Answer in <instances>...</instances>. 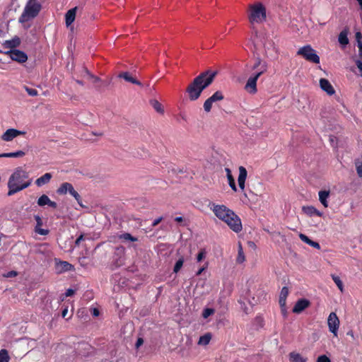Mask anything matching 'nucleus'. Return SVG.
<instances>
[{
	"instance_id": "nucleus-1",
	"label": "nucleus",
	"mask_w": 362,
	"mask_h": 362,
	"mask_svg": "<svg viewBox=\"0 0 362 362\" xmlns=\"http://www.w3.org/2000/svg\"><path fill=\"white\" fill-rule=\"evenodd\" d=\"M217 74V71L208 69L196 76L186 88L189 99L191 101L197 100L202 91L214 82Z\"/></svg>"
},
{
	"instance_id": "nucleus-2",
	"label": "nucleus",
	"mask_w": 362,
	"mask_h": 362,
	"mask_svg": "<svg viewBox=\"0 0 362 362\" xmlns=\"http://www.w3.org/2000/svg\"><path fill=\"white\" fill-rule=\"evenodd\" d=\"M32 184V179H29V173L23 170L22 167L16 168L10 175L8 181V196L28 188Z\"/></svg>"
},
{
	"instance_id": "nucleus-3",
	"label": "nucleus",
	"mask_w": 362,
	"mask_h": 362,
	"mask_svg": "<svg viewBox=\"0 0 362 362\" xmlns=\"http://www.w3.org/2000/svg\"><path fill=\"white\" fill-rule=\"evenodd\" d=\"M211 209L220 220L224 221L235 233L241 231L242 223L240 218L233 211L224 205L213 204Z\"/></svg>"
},
{
	"instance_id": "nucleus-4",
	"label": "nucleus",
	"mask_w": 362,
	"mask_h": 362,
	"mask_svg": "<svg viewBox=\"0 0 362 362\" xmlns=\"http://www.w3.org/2000/svg\"><path fill=\"white\" fill-rule=\"evenodd\" d=\"M41 8L42 6L37 0H28L19 17V23H25L35 18L39 14Z\"/></svg>"
},
{
	"instance_id": "nucleus-5",
	"label": "nucleus",
	"mask_w": 362,
	"mask_h": 362,
	"mask_svg": "<svg viewBox=\"0 0 362 362\" xmlns=\"http://www.w3.org/2000/svg\"><path fill=\"white\" fill-rule=\"evenodd\" d=\"M248 8V19L250 23H260L266 20V8L262 3L257 2L250 4Z\"/></svg>"
},
{
	"instance_id": "nucleus-6",
	"label": "nucleus",
	"mask_w": 362,
	"mask_h": 362,
	"mask_svg": "<svg viewBox=\"0 0 362 362\" xmlns=\"http://www.w3.org/2000/svg\"><path fill=\"white\" fill-rule=\"evenodd\" d=\"M297 54L302 56L308 62L315 64L320 63V57L317 54L316 51L310 45H307L300 47L298 50Z\"/></svg>"
},
{
	"instance_id": "nucleus-7",
	"label": "nucleus",
	"mask_w": 362,
	"mask_h": 362,
	"mask_svg": "<svg viewBox=\"0 0 362 362\" xmlns=\"http://www.w3.org/2000/svg\"><path fill=\"white\" fill-rule=\"evenodd\" d=\"M5 54L9 56V57L13 60L16 61L18 63H23L28 60V55L23 51L14 49L6 51L4 52Z\"/></svg>"
},
{
	"instance_id": "nucleus-8",
	"label": "nucleus",
	"mask_w": 362,
	"mask_h": 362,
	"mask_svg": "<svg viewBox=\"0 0 362 362\" xmlns=\"http://www.w3.org/2000/svg\"><path fill=\"white\" fill-rule=\"evenodd\" d=\"M224 96L221 91H216L204 103V110L206 112H209L212 108L213 103L223 100Z\"/></svg>"
},
{
	"instance_id": "nucleus-9",
	"label": "nucleus",
	"mask_w": 362,
	"mask_h": 362,
	"mask_svg": "<svg viewBox=\"0 0 362 362\" xmlns=\"http://www.w3.org/2000/svg\"><path fill=\"white\" fill-rule=\"evenodd\" d=\"M329 330L337 336L339 326V320L335 313H331L327 320Z\"/></svg>"
},
{
	"instance_id": "nucleus-10",
	"label": "nucleus",
	"mask_w": 362,
	"mask_h": 362,
	"mask_svg": "<svg viewBox=\"0 0 362 362\" xmlns=\"http://www.w3.org/2000/svg\"><path fill=\"white\" fill-rule=\"evenodd\" d=\"M78 354L83 356H88L93 352L94 348L88 343L82 342L78 345Z\"/></svg>"
},
{
	"instance_id": "nucleus-11",
	"label": "nucleus",
	"mask_w": 362,
	"mask_h": 362,
	"mask_svg": "<svg viewBox=\"0 0 362 362\" xmlns=\"http://www.w3.org/2000/svg\"><path fill=\"white\" fill-rule=\"evenodd\" d=\"M310 305V302L305 298L299 299L295 304L293 312L294 313H300L305 309L308 308Z\"/></svg>"
},
{
	"instance_id": "nucleus-12",
	"label": "nucleus",
	"mask_w": 362,
	"mask_h": 362,
	"mask_svg": "<svg viewBox=\"0 0 362 362\" xmlns=\"http://www.w3.org/2000/svg\"><path fill=\"white\" fill-rule=\"evenodd\" d=\"M23 134H24V132L19 130L15 129H8L2 134L1 138L3 141H10L17 136Z\"/></svg>"
},
{
	"instance_id": "nucleus-13",
	"label": "nucleus",
	"mask_w": 362,
	"mask_h": 362,
	"mask_svg": "<svg viewBox=\"0 0 362 362\" xmlns=\"http://www.w3.org/2000/svg\"><path fill=\"white\" fill-rule=\"evenodd\" d=\"M320 86L322 90L326 92L329 95L334 94L335 90L330 83V82L326 78H321L320 80Z\"/></svg>"
},
{
	"instance_id": "nucleus-14",
	"label": "nucleus",
	"mask_w": 362,
	"mask_h": 362,
	"mask_svg": "<svg viewBox=\"0 0 362 362\" xmlns=\"http://www.w3.org/2000/svg\"><path fill=\"white\" fill-rule=\"evenodd\" d=\"M118 77L120 78L124 79L126 81L129 82L131 83L139 86L143 87L142 83L138 81L136 78L133 77L131 74L128 71L121 72L119 74Z\"/></svg>"
},
{
	"instance_id": "nucleus-15",
	"label": "nucleus",
	"mask_w": 362,
	"mask_h": 362,
	"mask_svg": "<svg viewBox=\"0 0 362 362\" xmlns=\"http://www.w3.org/2000/svg\"><path fill=\"white\" fill-rule=\"evenodd\" d=\"M288 295V288L286 286H284L281 288L279 303L281 308V311L285 314L286 313V298Z\"/></svg>"
},
{
	"instance_id": "nucleus-16",
	"label": "nucleus",
	"mask_w": 362,
	"mask_h": 362,
	"mask_svg": "<svg viewBox=\"0 0 362 362\" xmlns=\"http://www.w3.org/2000/svg\"><path fill=\"white\" fill-rule=\"evenodd\" d=\"M245 89L251 94H255L257 92V80H255V77H249L245 86Z\"/></svg>"
},
{
	"instance_id": "nucleus-17",
	"label": "nucleus",
	"mask_w": 362,
	"mask_h": 362,
	"mask_svg": "<svg viewBox=\"0 0 362 362\" xmlns=\"http://www.w3.org/2000/svg\"><path fill=\"white\" fill-rule=\"evenodd\" d=\"M57 269L58 272L62 273L69 271H74V267L68 262L59 261V262L57 263Z\"/></svg>"
},
{
	"instance_id": "nucleus-18",
	"label": "nucleus",
	"mask_w": 362,
	"mask_h": 362,
	"mask_svg": "<svg viewBox=\"0 0 362 362\" xmlns=\"http://www.w3.org/2000/svg\"><path fill=\"white\" fill-rule=\"evenodd\" d=\"M77 7L69 9L65 14V23L66 27L70 26L76 18Z\"/></svg>"
},
{
	"instance_id": "nucleus-19",
	"label": "nucleus",
	"mask_w": 362,
	"mask_h": 362,
	"mask_svg": "<svg viewBox=\"0 0 362 362\" xmlns=\"http://www.w3.org/2000/svg\"><path fill=\"white\" fill-rule=\"evenodd\" d=\"M20 44H21L20 38L17 36H15L11 40H6L4 42L3 46L5 48H8L10 49H14L16 47H18L20 45Z\"/></svg>"
},
{
	"instance_id": "nucleus-20",
	"label": "nucleus",
	"mask_w": 362,
	"mask_h": 362,
	"mask_svg": "<svg viewBox=\"0 0 362 362\" xmlns=\"http://www.w3.org/2000/svg\"><path fill=\"white\" fill-rule=\"evenodd\" d=\"M290 362H307L308 358L302 356L299 353L292 351L288 354Z\"/></svg>"
},
{
	"instance_id": "nucleus-21",
	"label": "nucleus",
	"mask_w": 362,
	"mask_h": 362,
	"mask_svg": "<svg viewBox=\"0 0 362 362\" xmlns=\"http://www.w3.org/2000/svg\"><path fill=\"white\" fill-rule=\"evenodd\" d=\"M267 69V64L266 62L262 60L260 57L258 55L255 58V62L254 64L251 66L250 69L252 71L259 70V69Z\"/></svg>"
},
{
	"instance_id": "nucleus-22",
	"label": "nucleus",
	"mask_w": 362,
	"mask_h": 362,
	"mask_svg": "<svg viewBox=\"0 0 362 362\" xmlns=\"http://www.w3.org/2000/svg\"><path fill=\"white\" fill-rule=\"evenodd\" d=\"M52 177V175L49 173H47L35 180V185L37 187H42L44 185L49 183Z\"/></svg>"
},
{
	"instance_id": "nucleus-23",
	"label": "nucleus",
	"mask_w": 362,
	"mask_h": 362,
	"mask_svg": "<svg viewBox=\"0 0 362 362\" xmlns=\"http://www.w3.org/2000/svg\"><path fill=\"white\" fill-rule=\"evenodd\" d=\"M303 211L309 216H322V213L318 211L313 206H307L303 207Z\"/></svg>"
},
{
	"instance_id": "nucleus-24",
	"label": "nucleus",
	"mask_w": 362,
	"mask_h": 362,
	"mask_svg": "<svg viewBox=\"0 0 362 362\" xmlns=\"http://www.w3.org/2000/svg\"><path fill=\"white\" fill-rule=\"evenodd\" d=\"M125 254V247L123 246H117L115 248L114 258L118 264H121L120 259Z\"/></svg>"
},
{
	"instance_id": "nucleus-25",
	"label": "nucleus",
	"mask_w": 362,
	"mask_h": 362,
	"mask_svg": "<svg viewBox=\"0 0 362 362\" xmlns=\"http://www.w3.org/2000/svg\"><path fill=\"white\" fill-rule=\"evenodd\" d=\"M299 238H300V239L303 242L305 243L306 244L309 245L310 246H311V247H313L314 248L318 249V250L320 249V244L317 242H315V241H313V240H310L305 234L300 233L299 235Z\"/></svg>"
},
{
	"instance_id": "nucleus-26",
	"label": "nucleus",
	"mask_w": 362,
	"mask_h": 362,
	"mask_svg": "<svg viewBox=\"0 0 362 362\" xmlns=\"http://www.w3.org/2000/svg\"><path fill=\"white\" fill-rule=\"evenodd\" d=\"M318 194H319V200H320V203L325 207L327 208L328 206L327 199L329 197V192L326 191V190H322V191L319 192Z\"/></svg>"
},
{
	"instance_id": "nucleus-27",
	"label": "nucleus",
	"mask_w": 362,
	"mask_h": 362,
	"mask_svg": "<svg viewBox=\"0 0 362 362\" xmlns=\"http://www.w3.org/2000/svg\"><path fill=\"white\" fill-rule=\"evenodd\" d=\"M25 155V151H17L11 153H4L0 154V158H19Z\"/></svg>"
},
{
	"instance_id": "nucleus-28",
	"label": "nucleus",
	"mask_w": 362,
	"mask_h": 362,
	"mask_svg": "<svg viewBox=\"0 0 362 362\" xmlns=\"http://www.w3.org/2000/svg\"><path fill=\"white\" fill-rule=\"evenodd\" d=\"M339 42L344 46L349 44L348 31L346 30H342L338 37Z\"/></svg>"
},
{
	"instance_id": "nucleus-29",
	"label": "nucleus",
	"mask_w": 362,
	"mask_h": 362,
	"mask_svg": "<svg viewBox=\"0 0 362 362\" xmlns=\"http://www.w3.org/2000/svg\"><path fill=\"white\" fill-rule=\"evenodd\" d=\"M262 44L263 45V47L264 49V54H267L268 50H269L271 48H274V42L271 40H268L267 37H263L262 39Z\"/></svg>"
},
{
	"instance_id": "nucleus-30",
	"label": "nucleus",
	"mask_w": 362,
	"mask_h": 362,
	"mask_svg": "<svg viewBox=\"0 0 362 362\" xmlns=\"http://www.w3.org/2000/svg\"><path fill=\"white\" fill-rule=\"evenodd\" d=\"M71 184L69 182H63L59 187L57 189V193L59 195H64L68 193Z\"/></svg>"
},
{
	"instance_id": "nucleus-31",
	"label": "nucleus",
	"mask_w": 362,
	"mask_h": 362,
	"mask_svg": "<svg viewBox=\"0 0 362 362\" xmlns=\"http://www.w3.org/2000/svg\"><path fill=\"white\" fill-rule=\"evenodd\" d=\"M118 238L124 242H136L138 240L136 237L132 235L129 233H124L118 235Z\"/></svg>"
},
{
	"instance_id": "nucleus-32",
	"label": "nucleus",
	"mask_w": 362,
	"mask_h": 362,
	"mask_svg": "<svg viewBox=\"0 0 362 362\" xmlns=\"http://www.w3.org/2000/svg\"><path fill=\"white\" fill-rule=\"evenodd\" d=\"M356 40L357 42L358 47V54L360 58L362 59V34L361 32L356 33Z\"/></svg>"
},
{
	"instance_id": "nucleus-33",
	"label": "nucleus",
	"mask_w": 362,
	"mask_h": 362,
	"mask_svg": "<svg viewBox=\"0 0 362 362\" xmlns=\"http://www.w3.org/2000/svg\"><path fill=\"white\" fill-rule=\"evenodd\" d=\"M211 339V334L206 333L199 337L198 344L199 345H207L209 344Z\"/></svg>"
},
{
	"instance_id": "nucleus-34",
	"label": "nucleus",
	"mask_w": 362,
	"mask_h": 362,
	"mask_svg": "<svg viewBox=\"0 0 362 362\" xmlns=\"http://www.w3.org/2000/svg\"><path fill=\"white\" fill-rule=\"evenodd\" d=\"M247 175V172L243 166L239 167V175L238 181H245Z\"/></svg>"
},
{
	"instance_id": "nucleus-35",
	"label": "nucleus",
	"mask_w": 362,
	"mask_h": 362,
	"mask_svg": "<svg viewBox=\"0 0 362 362\" xmlns=\"http://www.w3.org/2000/svg\"><path fill=\"white\" fill-rule=\"evenodd\" d=\"M356 172L359 177H362V157L355 160Z\"/></svg>"
},
{
	"instance_id": "nucleus-36",
	"label": "nucleus",
	"mask_w": 362,
	"mask_h": 362,
	"mask_svg": "<svg viewBox=\"0 0 362 362\" xmlns=\"http://www.w3.org/2000/svg\"><path fill=\"white\" fill-rule=\"evenodd\" d=\"M50 199L49 197L46 194H42L37 199V204L40 206H44L45 205H48V203L49 202Z\"/></svg>"
},
{
	"instance_id": "nucleus-37",
	"label": "nucleus",
	"mask_w": 362,
	"mask_h": 362,
	"mask_svg": "<svg viewBox=\"0 0 362 362\" xmlns=\"http://www.w3.org/2000/svg\"><path fill=\"white\" fill-rule=\"evenodd\" d=\"M245 260L243 247L240 243H239L238 251V257H237V262L239 264L243 263Z\"/></svg>"
},
{
	"instance_id": "nucleus-38",
	"label": "nucleus",
	"mask_w": 362,
	"mask_h": 362,
	"mask_svg": "<svg viewBox=\"0 0 362 362\" xmlns=\"http://www.w3.org/2000/svg\"><path fill=\"white\" fill-rule=\"evenodd\" d=\"M332 279L334 281V282L336 284V285L337 286L339 289L341 291H343L344 285H343V283H342L341 280L340 279L339 276H338L335 274H332Z\"/></svg>"
},
{
	"instance_id": "nucleus-39",
	"label": "nucleus",
	"mask_w": 362,
	"mask_h": 362,
	"mask_svg": "<svg viewBox=\"0 0 362 362\" xmlns=\"http://www.w3.org/2000/svg\"><path fill=\"white\" fill-rule=\"evenodd\" d=\"M78 260L80 265L83 267H87L90 263L89 258L87 255H80Z\"/></svg>"
},
{
	"instance_id": "nucleus-40",
	"label": "nucleus",
	"mask_w": 362,
	"mask_h": 362,
	"mask_svg": "<svg viewBox=\"0 0 362 362\" xmlns=\"http://www.w3.org/2000/svg\"><path fill=\"white\" fill-rule=\"evenodd\" d=\"M151 105L152 107L160 113L163 112V109L162 107V105L156 100H151Z\"/></svg>"
},
{
	"instance_id": "nucleus-41",
	"label": "nucleus",
	"mask_w": 362,
	"mask_h": 362,
	"mask_svg": "<svg viewBox=\"0 0 362 362\" xmlns=\"http://www.w3.org/2000/svg\"><path fill=\"white\" fill-rule=\"evenodd\" d=\"M0 362H9V356L7 350H0Z\"/></svg>"
},
{
	"instance_id": "nucleus-42",
	"label": "nucleus",
	"mask_w": 362,
	"mask_h": 362,
	"mask_svg": "<svg viewBox=\"0 0 362 362\" xmlns=\"http://www.w3.org/2000/svg\"><path fill=\"white\" fill-rule=\"evenodd\" d=\"M227 179H228V185L230 186V187L234 191V192H237V187H236V185H235V180L233 177L232 175H228L227 176Z\"/></svg>"
},
{
	"instance_id": "nucleus-43",
	"label": "nucleus",
	"mask_w": 362,
	"mask_h": 362,
	"mask_svg": "<svg viewBox=\"0 0 362 362\" xmlns=\"http://www.w3.org/2000/svg\"><path fill=\"white\" fill-rule=\"evenodd\" d=\"M183 263H184V258L183 257H180L175 263V266H174V268H173V272L175 273H177L180 269L182 268V265H183Z\"/></svg>"
},
{
	"instance_id": "nucleus-44",
	"label": "nucleus",
	"mask_w": 362,
	"mask_h": 362,
	"mask_svg": "<svg viewBox=\"0 0 362 362\" xmlns=\"http://www.w3.org/2000/svg\"><path fill=\"white\" fill-rule=\"evenodd\" d=\"M23 88L27 92V93L30 96L34 97V96H37L38 95L37 90L35 88H29L28 86H24Z\"/></svg>"
},
{
	"instance_id": "nucleus-45",
	"label": "nucleus",
	"mask_w": 362,
	"mask_h": 362,
	"mask_svg": "<svg viewBox=\"0 0 362 362\" xmlns=\"http://www.w3.org/2000/svg\"><path fill=\"white\" fill-rule=\"evenodd\" d=\"M214 313H215V310L214 308H205L203 310L202 317L206 319V318L209 317L210 315H213Z\"/></svg>"
},
{
	"instance_id": "nucleus-46",
	"label": "nucleus",
	"mask_w": 362,
	"mask_h": 362,
	"mask_svg": "<svg viewBox=\"0 0 362 362\" xmlns=\"http://www.w3.org/2000/svg\"><path fill=\"white\" fill-rule=\"evenodd\" d=\"M72 197H74V199L76 200L77 203L81 206L82 208H86L83 204L82 200L80 194L76 191L74 194L72 195Z\"/></svg>"
},
{
	"instance_id": "nucleus-47",
	"label": "nucleus",
	"mask_w": 362,
	"mask_h": 362,
	"mask_svg": "<svg viewBox=\"0 0 362 362\" xmlns=\"http://www.w3.org/2000/svg\"><path fill=\"white\" fill-rule=\"evenodd\" d=\"M267 69H259V70H255V72L251 76L252 77H255V80L257 81V79L260 77L262 74L265 73L267 71Z\"/></svg>"
},
{
	"instance_id": "nucleus-48",
	"label": "nucleus",
	"mask_w": 362,
	"mask_h": 362,
	"mask_svg": "<svg viewBox=\"0 0 362 362\" xmlns=\"http://www.w3.org/2000/svg\"><path fill=\"white\" fill-rule=\"evenodd\" d=\"M35 232L37 234L42 235H46L49 233V230L48 229H44L42 228H35Z\"/></svg>"
},
{
	"instance_id": "nucleus-49",
	"label": "nucleus",
	"mask_w": 362,
	"mask_h": 362,
	"mask_svg": "<svg viewBox=\"0 0 362 362\" xmlns=\"http://www.w3.org/2000/svg\"><path fill=\"white\" fill-rule=\"evenodd\" d=\"M206 252L204 249L201 250L197 256V262H201L203 259H204L206 257Z\"/></svg>"
},
{
	"instance_id": "nucleus-50",
	"label": "nucleus",
	"mask_w": 362,
	"mask_h": 362,
	"mask_svg": "<svg viewBox=\"0 0 362 362\" xmlns=\"http://www.w3.org/2000/svg\"><path fill=\"white\" fill-rule=\"evenodd\" d=\"M34 218H35V220L36 221V226H35V228H41V226L43 224V222H42V220L41 217L39 215H35L34 216Z\"/></svg>"
},
{
	"instance_id": "nucleus-51",
	"label": "nucleus",
	"mask_w": 362,
	"mask_h": 362,
	"mask_svg": "<svg viewBox=\"0 0 362 362\" xmlns=\"http://www.w3.org/2000/svg\"><path fill=\"white\" fill-rule=\"evenodd\" d=\"M317 362H331V361L326 355H321L318 356Z\"/></svg>"
},
{
	"instance_id": "nucleus-52",
	"label": "nucleus",
	"mask_w": 362,
	"mask_h": 362,
	"mask_svg": "<svg viewBox=\"0 0 362 362\" xmlns=\"http://www.w3.org/2000/svg\"><path fill=\"white\" fill-rule=\"evenodd\" d=\"M90 313L93 315V316L98 317L100 315V311L96 308H90Z\"/></svg>"
},
{
	"instance_id": "nucleus-53",
	"label": "nucleus",
	"mask_w": 362,
	"mask_h": 362,
	"mask_svg": "<svg viewBox=\"0 0 362 362\" xmlns=\"http://www.w3.org/2000/svg\"><path fill=\"white\" fill-rule=\"evenodd\" d=\"M84 240L83 234H81L75 241V246H78L82 240Z\"/></svg>"
},
{
	"instance_id": "nucleus-54",
	"label": "nucleus",
	"mask_w": 362,
	"mask_h": 362,
	"mask_svg": "<svg viewBox=\"0 0 362 362\" xmlns=\"http://www.w3.org/2000/svg\"><path fill=\"white\" fill-rule=\"evenodd\" d=\"M356 64L358 69H359L360 76L362 77V61L359 60V59L356 60Z\"/></svg>"
},
{
	"instance_id": "nucleus-55",
	"label": "nucleus",
	"mask_w": 362,
	"mask_h": 362,
	"mask_svg": "<svg viewBox=\"0 0 362 362\" xmlns=\"http://www.w3.org/2000/svg\"><path fill=\"white\" fill-rule=\"evenodd\" d=\"M74 293H75V290H74L72 288H69L66 290V291L65 293V296L66 297L72 296Z\"/></svg>"
},
{
	"instance_id": "nucleus-56",
	"label": "nucleus",
	"mask_w": 362,
	"mask_h": 362,
	"mask_svg": "<svg viewBox=\"0 0 362 362\" xmlns=\"http://www.w3.org/2000/svg\"><path fill=\"white\" fill-rule=\"evenodd\" d=\"M144 344V339L141 337L137 339L135 346L136 349L139 348Z\"/></svg>"
},
{
	"instance_id": "nucleus-57",
	"label": "nucleus",
	"mask_w": 362,
	"mask_h": 362,
	"mask_svg": "<svg viewBox=\"0 0 362 362\" xmlns=\"http://www.w3.org/2000/svg\"><path fill=\"white\" fill-rule=\"evenodd\" d=\"M18 274L17 272L16 271H10L8 272L6 275L5 276L6 277H14V276H16Z\"/></svg>"
},
{
	"instance_id": "nucleus-58",
	"label": "nucleus",
	"mask_w": 362,
	"mask_h": 362,
	"mask_svg": "<svg viewBox=\"0 0 362 362\" xmlns=\"http://www.w3.org/2000/svg\"><path fill=\"white\" fill-rule=\"evenodd\" d=\"M48 206L52 208L56 209L57 207V204L55 202H53L50 199L48 203Z\"/></svg>"
},
{
	"instance_id": "nucleus-59",
	"label": "nucleus",
	"mask_w": 362,
	"mask_h": 362,
	"mask_svg": "<svg viewBox=\"0 0 362 362\" xmlns=\"http://www.w3.org/2000/svg\"><path fill=\"white\" fill-rule=\"evenodd\" d=\"M162 219H163V218H162V217H159V218H158L155 219V220L153 221V223H152V226H157V225H158V224L161 221V220H162Z\"/></svg>"
},
{
	"instance_id": "nucleus-60",
	"label": "nucleus",
	"mask_w": 362,
	"mask_h": 362,
	"mask_svg": "<svg viewBox=\"0 0 362 362\" xmlns=\"http://www.w3.org/2000/svg\"><path fill=\"white\" fill-rule=\"evenodd\" d=\"M259 45V34L257 33V40L255 41V47L257 49V47Z\"/></svg>"
},
{
	"instance_id": "nucleus-61",
	"label": "nucleus",
	"mask_w": 362,
	"mask_h": 362,
	"mask_svg": "<svg viewBox=\"0 0 362 362\" xmlns=\"http://www.w3.org/2000/svg\"><path fill=\"white\" fill-rule=\"evenodd\" d=\"M238 182L239 187L242 190H244L245 181H238Z\"/></svg>"
},
{
	"instance_id": "nucleus-62",
	"label": "nucleus",
	"mask_w": 362,
	"mask_h": 362,
	"mask_svg": "<svg viewBox=\"0 0 362 362\" xmlns=\"http://www.w3.org/2000/svg\"><path fill=\"white\" fill-rule=\"evenodd\" d=\"M68 313V307H66L63 309L62 312V317H65Z\"/></svg>"
},
{
	"instance_id": "nucleus-63",
	"label": "nucleus",
	"mask_w": 362,
	"mask_h": 362,
	"mask_svg": "<svg viewBox=\"0 0 362 362\" xmlns=\"http://www.w3.org/2000/svg\"><path fill=\"white\" fill-rule=\"evenodd\" d=\"M74 192H76V190L74 189L73 185H71L68 193L72 196L74 194Z\"/></svg>"
},
{
	"instance_id": "nucleus-64",
	"label": "nucleus",
	"mask_w": 362,
	"mask_h": 362,
	"mask_svg": "<svg viewBox=\"0 0 362 362\" xmlns=\"http://www.w3.org/2000/svg\"><path fill=\"white\" fill-rule=\"evenodd\" d=\"M89 253H90L89 250L88 248H86L85 251L82 252L81 255H87L89 257Z\"/></svg>"
}]
</instances>
